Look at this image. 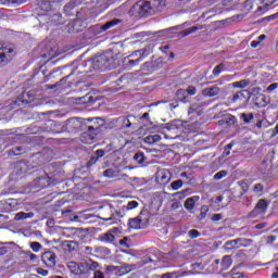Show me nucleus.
I'll list each match as a JSON object with an SVG mask.
<instances>
[{"mask_svg": "<svg viewBox=\"0 0 278 278\" xmlns=\"http://www.w3.org/2000/svg\"><path fill=\"white\" fill-rule=\"evenodd\" d=\"M27 254H28L30 262H36V260H38V255H36L31 252H28Z\"/></svg>", "mask_w": 278, "mask_h": 278, "instance_id": "obj_55", "label": "nucleus"}, {"mask_svg": "<svg viewBox=\"0 0 278 278\" xmlns=\"http://www.w3.org/2000/svg\"><path fill=\"white\" fill-rule=\"evenodd\" d=\"M161 278H177L175 273H167L161 276Z\"/></svg>", "mask_w": 278, "mask_h": 278, "instance_id": "obj_51", "label": "nucleus"}, {"mask_svg": "<svg viewBox=\"0 0 278 278\" xmlns=\"http://www.w3.org/2000/svg\"><path fill=\"white\" fill-rule=\"evenodd\" d=\"M223 219V215L222 214H214L213 216H212V220L214 222V223H216V222H218V220H222Z\"/></svg>", "mask_w": 278, "mask_h": 278, "instance_id": "obj_53", "label": "nucleus"}, {"mask_svg": "<svg viewBox=\"0 0 278 278\" xmlns=\"http://www.w3.org/2000/svg\"><path fill=\"white\" fill-rule=\"evenodd\" d=\"M251 47H252L253 49H256V47H260V41H252V42H251Z\"/></svg>", "mask_w": 278, "mask_h": 278, "instance_id": "obj_57", "label": "nucleus"}, {"mask_svg": "<svg viewBox=\"0 0 278 278\" xmlns=\"http://www.w3.org/2000/svg\"><path fill=\"white\" fill-rule=\"evenodd\" d=\"M256 99H258V101H262V102H260V103H256V104H258L261 108H266V105H267V101H266V96H264V94H261V96H258Z\"/></svg>", "mask_w": 278, "mask_h": 278, "instance_id": "obj_41", "label": "nucleus"}, {"mask_svg": "<svg viewBox=\"0 0 278 278\" xmlns=\"http://www.w3.org/2000/svg\"><path fill=\"white\" fill-rule=\"evenodd\" d=\"M188 236L189 238L194 239V238H199V236H201V232H199V230L197 229H191L188 231Z\"/></svg>", "mask_w": 278, "mask_h": 278, "instance_id": "obj_45", "label": "nucleus"}, {"mask_svg": "<svg viewBox=\"0 0 278 278\" xmlns=\"http://www.w3.org/2000/svg\"><path fill=\"white\" fill-rule=\"evenodd\" d=\"M160 140H162L160 135H150L144 138L147 144H155V142H160Z\"/></svg>", "mask_w": 278, "mask_h": 278, "instance_id": "obj_23", "label": "nucleus"}, {"mask_svg": "<svg viewBox=\"0 0 278 278\" xmlns=\"http://www.w3.org/2000/svg\"><path fill=\"white\" fill-rule=\"evenodd\" d=\"M0 51H2L1 54L4 55V56H5V60L9 61V62H11V60H12V59L14 58V55H15L14 48H13L12 46L8 47V46H4V45L2 43V48H1Z\"/></svg>", "mask_w": 278, "mask_h": 278, "instance_id": "obj_15", "label": "nucleus"}, {"mask_svg": "<svg viewBox=\"0 0 278 278\" xmlns=\"http://www.w3.org/2000/svg\"><path fill=\"white\" fill-rule=\"evenodd\" d=\"M188 97H194V94H197V87L194 86H189L187 89H185Z\"/></svg>", "mask_w": 278, "mask_h": 278, "instance_id": "obj_42", "label": "nucleus"}, {"mask_svg": "<svg viewBox=\"0 0 278 278\" xmlns=\"http://www.w3.org/2000/svg\"><path fill=\"white\" fill-rule=\"evenodd\" d=\"M264 190V186L262 184H256L254 186V192H262Z\"/></svg>", "mask_w": 278, "mask_h": 278, "instance_id": "obj_52", "label": "nucleus"}, {"mask_svg": "<svg viewBox=\"0 0 278 278\" xmlns=\"http://www.w3.org/2000/svg\"><path fill=\"white\" fill-rule=\"evenodd\" d=\"M225 68V64L220 63L219 65L215 66L213 70L214 77H218L220 73H223V70Z\"/></svg>", "mask_w": 278, "mask_h": 278, "instance_id": "obj_37", "label": "nucleus"}, {"mask_svg": "<svg viewBox=\"0 0 278 278\" xmlns=\"http://www.w3.org/2000/svg\"><path fill=\"white\" fill-rule=\"evenodd\" d=\"M149 50H147V48L142 49V50H136L131 56H136L139 55L138 59L136 60H130L128 61V64H130V66H138V64H140V62H142V60H144V58H147L149 55Z\"/></svg>", "mask_w": 278, "mask_h": 278, "instance_id": "obj_9", "label": "nucleus"}, {"mask_svg": "<svg viewBox=\"0 0 278 278\" xmlns=\"http://www.w3.org/2000/svg\"><path fill=\"white\" fill-rule=\"evenodd\" d=\"M224 177H227V172L226 170H220L214 175L215 181H220Z\"/></svg>", "mask_w": 278, "mask_h": 278, "instance_id": "obj_39", "label": "nucleus"}, {"mask_svg": "<svg viewBox=\"0 0 278 278\" xmlns=\"http://www.w3.org/2000/svg\"><path fill=\"white\" fill-rule=\"evenodd\" d=\"M263 8H265L266 12H268L269 5H273V3H277V0H262Z\"/></svg>", "mask_w": 278, "mask_h": 278, "instance_id": "obj_43", "label": "nucleus"}, {"mask_svg": "<svg viewBox=\"0 0 278 278\" xmlns=\"http://www.w3.org/2000/svg\"><path fill=\"white\" fill-rule=\"evenodd\" d=\"M225 251H233V249H240L238 245V239L227 241L224 245Z\"/></svg>", "mask_w": 278, "mask_h": 278, "instance_id": "obj_21", "label": "nucleus"}, {"mask_svg": "<svg viewBox=\"0 0 278 278\" xmlns=\"http://www.w3.org/2000/svg\"><path fill=\"white\" fill-rule=\"evenodd\" d=\"M87 263H88V273H92V271L97 273V270H99L100 268L99 263L91 260L87 261Z\"/></svg>", "mask_w": 278, "mask_h": 278, "instance_id": "obj_29", "label": "nucleus"}, {"mask_svg": "<svg viewBox=\"0 0 278 278\" xmlns=\"http://www.w3.org/2000/svg\"><path fill=\"white\" fill-rule=\"evenodd\" d=\"M237 243L239 245V249H242V247H251V244H253V240L247 238H238Z\"/></svg>", "mask_w": 278, "mask_h": 278, "instance_id": "obj_26", "label": "nucleus"}, {"mask_svg": "<svg viewBox=\"0 0 278 278\" xmlns=\"http://www.w3.org/2000/svg\"><path fill=\"white\" fill-rule=\"evenodd\" d=\"M233 264V261L231 260V256L225 255L222 260V266L227 270Z\"/></svg>", "mask_w": 278, "mask_h": 278, "instance_id": "obj_30", "label": "nucleus"}, {"mask_svg": "<svg viewBox=\"0 0 278 278\" xmlns=\"http://www.w3.org/2000/svg\"><path fill=\"white\" fill-rule=\"evenodd\" d=\"M199 29H203V26H193L187 28L180 33V36H182V38H186V36H190V34H195V31H199Z\"/></svg>", "mask_w": 278, "mask_h": 278, "instance_id": "obj_22", "label": "nucleus"}, {"mask_svg": "<svg viewBox=\"0 0 278 278\" xmlns=\"http://www.w3.org/2000/svg\"><path fill=\"white\" fill-rule=\"evenodd\" d=\"M142 216H144V213L141 212L139 214V216L135 217V218H130L128 220V227H130V229H140V225H142V223H144V218H142Z\"/></svg>", "mask_w": 278, "mask_h": 278, "instance_id": "obj_10", "label": "nucleus"}, {"mask_svg": "<svg viewBox=\"0 0 278 278\" xmlns=\"http://www.w3.org/2000/svg\"><path fill=\"white\" fill-rule=\"evenodd\" d=\"M203 97H218L220 94V88L218 86L207 87L202 90Z\"/></svg>", "mask_w": 278, "mask_h": 278, "instance_id": "obj_13", "label": "nucleus"}, {"mask_svg": "<svg viewBox=\"0 0 278 278\" xmlns=\"http://www.w3.org/2000/svg\"><path fill=\"white\" fill-rule=\"evenodd\" d=\"M88 261L78 263V275H88Z\"/></svg>", "mask_w": 278, "mask_h": 278, "instance_id": "obj_25", "label": "nucleus"}, {"mask_svg": "<svg viewBox=\"0 0 278 278\" xmlns=\"http://www.w3.org/2000/svg\"><path fill=\"white\" fill-rule=\"evenodd\" d=\"M134 161L137 162V164H144V153L142 152H137L134 155Z\"/></svg>", "mask_w": 278, "mask_h": 278, "instance_id": "obj_35", "label": "nucleus"}, {"mask_svg": "<svg viewBox=\"0 0 278 278\" xmlns=\"http://www.w3.org/2000/svg\"><path fill=\"white\" fill-rule=\"evenodd\" d=\"M176 97L178 101H181V103H188V101H190V96H188V91H186V89H178Z\"/></svg>", "mask_w": 278, "mask_h": 278, "instance_id": "obj_18", "label": "nucleus"}, {"mask_svg": "<svg viewBox=\"0 0 278 278\" xmlns=\"http://www.w3.org/2000/svg\"><path fill=\"white\" fill-rule=\"evenodd\" d=\"M85 66H89V71H105L110 68V56L108 54L96 55L88 60Z\"/></svg>", "mask_w": 278, "mask_h": 278, "instance_id": "obj_4", "label": "nucleus"}, {"mask_svg": "<svg viewBox=\"0 0 278 278\" xmlns=\"http://www.w3.org/2000/svg\"><path fill=\"white\" fill-rule=\"evenodd\" d=\"M240 118H242L244 125H249V123L255 118V115H253V113H241Z\"/></svg>", "mask_w": 278, "mask_h": 278, "instance_id": "obj_28", "label": "nucleus"}, {"mask_svg": "<svg viewBox=\"0 0 278 278\" xmlns=\"http://www.w3.org/2000/svg\"><path fill=\"white\" fill-rule=\"evenodd\" d=\"M96 129H97V127H94V126H89L88 127L89 134H94Z\"/></svg>", "mask_w": 278, "mask_h": 278, "instance_id": "obj_58", "label": "nucleus"}, {"mask_svg": "<svg viewBox=\"0 0 278 278\" xmlns=\"http://www.w3.org/2000/svg\"><path fill=\"white\" fill-rule=\"evenodd\" d=\"M29 247L34 253H40V251H42V244L40 242H30Z\"/></svg>", "mask_w": 278, "mask_h": 278, "instance_id": "obj_33", "label": "nucleus"}, {"mask_svg": "<svg viewBox=\"0 0 278 278\" xmlns=\"http://www.w3.org/2000/svg\"><path fill=\"white\" fill-rule=\"evenodd\" d=\"M70 270L74 273V275H79V263L71 262L67 264Z\"/></svg>", "mask_w": 278, "mask_h": 278, "instance_id": "obj_32", "label": "nucleus"}, {"mask_svg": "<svg viewBox=\"0 0 278 278\" xmlns=\"http://www.w3.org/2000/svg\"><path fill=\"white\" fill-rule=\"evenodd\" d=\"M156 181L159 184H168L170 181V173L167 169H161L156 173Z\"/></svg>", "mask_w": 278, "mask_h": 278, "instance_id": "obj_12", "label": "nucleus"}, {"mask_svg": "<svg viewBox=\"0 0 278 278\" xmlns=\"http://www.w3.org/2000/svg\"><path fill=\"white\" fill-rule=\"evenodd\" d=\"M275 240H277V237H275V236H269L267 238V242H269V244H273V242H275Z\"/></svg>", "mask_w": 278, "mask_h": 278, "instance_id": "obj_56", "label": "nucleus"}, {"mask_svg": "<svg viewBox=\"0 0 278 278\" xmlns=\"http://www.w3.org/2000/svg\"><path fill=\"white\" fill-rule=\"evenodd\" d=\"M266 210H268V203H266V200L261 199L258 200L256 206L254 210L250 213L251 218H262L266 214Z\"/></svg>", "mask_w": 278, "mask_h": 278, "instance_id": "obj_6", "label": "nucleus"}, {"mask_svg": "<svg viewBox=\"0 0 278 278\" xmlns=\"http://www.w3.org/2000/svg\"><path fill=\"white\" fill-rule=\"evenodd\" d=\"M93 278H105V275L101 270H97L93 274Z\"/></svg>", "mask_w": 278, "mask_h": 278, "instance_id": "obj_54", "label": "nucleus"}, {"mask_svg": "<svg viewBox=\"0 0 278 278\" xmlns=\"http://www.w3.org/2000/svg\"><path fill=\"white\" fill-rule=\"evenodd\" d=\"M222 125H228V127H231L232 125H236V117L235 116H228L224 119L219 121Z\"/></svg>", "mask_w": 278, "mask_h": 278, "instance_id": "obj_31", "label": "nucleus"}, {"mask_svg": "<svg viewBox=\"0 0 278 278\" xmlns=\"http://www.w3.org/2000/svg\"><path fill=\"white\" fill-rule=\"evenodd\" d=\"M172 189L173 190H179V188H181L184 186V181L182 180H175L172 182Z\"/></svg>", "mask_w": 278, "mask_h": 278, "instance_id": "obj_40", "label": "nucleus"}, {"mask_svg": "<svg viewBox=\"0 0 278 278\" xmlns=\"http://www.w3.org/2000/svg\"><path fill=\"white\" fill-rule=\"evenodd\" d=\"M230 276H231V278H249V277L244 276L242 273L236 271V268H232L230 270Z\"/></svg>", "mask_w": 278, "mask_h": 278, "instance_id": "obj_38", "label": "nucleus"}, {"mask_svg": "<svg viewBox=\"0 0 278 278\" xmlns=\"http://www.w3.org/2000/svg\"><path fill=\"white\" fill-rule=\"evenodd\" d=\"M104 177H109L110 179H116L118 177V169L116 168H109L103 172Z\"/></svg>", "mask_w": 278, "mask_h": 278, "instance_id": "obj_24", "label": "nucleus"}, {"mask_svg": "<svg viewBox=\"0 0 278 278\" xmlns=\"http://www.w3.org/2000/svg\"><path fill=\"white\" fill-rule=\"evenodd\" d=\"M27 218H34V213L20 212L15 214L14 220H27Z\"/></svg>", "mask_w": 278, "mask_h": 278, "instance_id": "obj_20", "label": "nucleus"}, {"mask_svg": "<svg viewBox=\"0 0 278 278\" xmlns=\"http://www.w3.org/2000/svg\"><path fill=\"white\" fill-rule=\"evenodd\" d=\"M122 123L123 127H125L126 129H128V127H131V122H129V118L127 117H122Z\"/></svg>", "mask_w": 278, "mask_h": 278, "instance_id": "obj_47", "label": "nucleus"}, {"mask_svg": "<svg viewBox=\"0 0 278 278\" xmlns=\"http://www.w3.org/2000/svg\"><path fill=\"white\" fill-rule=\"evenodd\" d=\"M140 204L138 201H130L127 203L126 206H123L122 208L118 206V202L110 203L108 206L104 207V212L101 213V220H114V216L123 217L125 216V210H136ZM105 212H109V215L105 214Z\"/></svg>", "mask_w": 278, "mask_h": 278, "instance_id": "obj_1", "label": "nucleus"}, {"mask_svg": "<svg viewBox=\"0 0 278 278\" xmlns=\"http://www.w3.org/2000/svg\"><path fill=\"white\" fill-rule=\"evenodd\" d=\"M26 0H12V3H17V5H21L22 3H25Z\"/></svg>", "mask_w": 278, "mask_h": 278, "instance_id": "obj_59", "label": "nucleus"}, {"mask_svg": "<svg viewBox=\"0 0 278 278\" xmlns=\"http://www.w3.org/2000/svg\"><path fill=\"white\" fill-rule=\"evenodd\" d=\"M38 275H41V277H47L49 275V270L42 269V268H37Z\"/></svg>", "mask_w": 278, "mask_h": 278, "instance_id": "obj_50", "label": "nucleus"}, {"mask_svg": "<svg viewBox=\"0 0 278 278\" xmlns=\"http://www.w3.org/2000/svg\"><path fill=\"white\" fill-rule=\"evenodd\" d=\"M79 247V243H77V241H63L62 242V249L64 251H67L68 253L73 252V251H77Z\"/></svg>", "mask_w": 278, "mask_h": 278, "instance_id": "obj_16", "label": "nucleus"}, {"mask_svg": "<svg viewBox=\"0 0 278 278\" xmlns=\"http://www.w3.org/2000/svg\"><path fill=\"white\" fill-rule=\"evenodd\" d=\"M245 97H244V91H239L232 96H229L227 98V103L231 104V103H242V101H244Z\"/></svg>", "mask_w": 278, "mask_h": 278, "instance_id": "obj_14", "label": "nucleus"}, {"mask_svg": "<svg viewBox=\"0 0 278 278\" xmlns=\"http://www.w3.org/2000/svg\"><path fill=\"white\" fill-rule=\"evenodd\" d=\"M39 184H42V188H47V186H49V184H51V180H50V178L40 177Z\"/></svg>", "mask_w": 278, "mask_h": 278, "instance_id": "obj_46", "label": "nucleus"}, {"mask_svg": "<svg viewBox=\"0 0 278 278\" xmlns=\"http://www.w3.org/2000/svg\"><path fill=\"white\" fill-rule=\"evenodd\" d=\"M201 212L207 213V212H210V208L207 207V205H203L201 207Z\"/></svg>", "mask_w": 278, "mask_h": 278, "instance_id": "obj_61", "label": "nucleus"}, {"mask_svg": "<svg viewBox=\"0 0 278 278\" xmlns=\"http://www.w3.org/2000/svg\"><path fill=\"white\" fill-rule=\"evenodd\" d=\"M277 88H278V83H273L271 85H269L268 87H267V92H273L274 90H277Z\"/></svg>", "mask_w": 278, "mask_h": 278, "instance_id": "obj_49", "label": "nucleus"}, {"mask_svg": "<svg viewBox=\"0 0 278 278\" xmlns=\"http://www.w3.org/2000/svg\"><path fill=\"white\" fill-rule=\"evenodd\" d=\"M121 23V20L113 18L109 22H106L104 25L97 24L92 26L90 29L94 34H103V31H108V29H112V27H116Z\"/></svg>", "mask_w": 278, "mask_h": 278, "instance_id": "obj_7", "label": "nucleus"}, {"mask_svg": "<svg viewBox=\"0 0 278 278\" xmlns=\"http://www.w3.org/2000/svg\"><path fill=\"white\" fill-rule=\"evenodd\" d=\"M277 134H278V124L274 128V136H277Z\"/></svg>", "mask_w": 278, "mask_h": 278, "instance_id": "obj_64", "label": "nucleus"}, {"mask_svg": "<svg viewBox=\"0 0 278 278\" xmlns=\"http://www.w3.org/2000/svg\"><path fill=\"white\" fill-rule=\"evenodd\" d=\"M137 5L139 8L140 16H147L154 12H161L162 8L166 5V0H146Z\"/></svg>", "mask_w": 278, "mask_h": 278, "instance_id": "obj_3", "label": "nucleus"}, {"mask_svg": "<svg viewBox=\"0 0 278 278\" xmlns=\"http://www.w3.org/2000/svg\"><path fill=\"white\" fill-rule=\"evenodd\" d=\"M271 278H278V267H276V271L271 275Z\"/></svg>", "mask_w": 278, "mask_h": 278, "instance_id": "obj_63", "label": "nucleus"}, {"mask_svg": "<svg viewBox=\"0 0 278 278\" xmlns=\"http://www.w3.org/2000/svg\"><path fill=\"white\" fill-rule=\"evenodd\" d=\"M50 127H52V134H62V131H68V134H75L77 129L81 127V118L72 117L65 122L64 125L58 122H50Z\"/></svg>", "mask_w": 278, "mask_h": 278, "instance_id": "obj_2", "label": "nucleus"}, {"mask_svg": "<svg viewBox=\"0 0 278 278\" xmlns=\"http://www.w3.org/2000/svg\"><path fill=\"white\" fill-rule=\"evenodd\" d=\"M264 227H266V224H257L255 229H264Z\"/></svg>", "mask_w": 278, "mask_h": 278, "instance_id": "obj_60", "label": "nucleus"}, {"mask_svg": "<svg viewBox=\"0 0 278 278\" xmlns=\"http://www.w3.org/2000/svg\"><path fill=\"white\" fill-rule=\"evenodd\" d=\"M244 10L247 12L255 10L254 12L256 16H262V14H266V8H264L262 0H247L244 2Z\"/></svg>", "mask_w": 278, "mask_h": 278, "instance_id": "obj_5", "label": "nucleus"}, {"mask_svg": "<svg viewBox=\"0 0 278 278\" xmlns=\"http://www.w3.org/2000/svg\"><path fill=\"white\" fill-rule=\"evenodd\" d=\"M250 84H251V80L242 79V80L232 83V88H240V89H242V88H247Z\"/></svg>", "mask_w": 278, "mask_h": 278, "instance_id": "obj_27", "label": "nucleus"}, {"mask_svg": "<svg viewBox=\"0 0 278 278\" xmlns=\"http://www.w3.org/2000/svg\"><path fill=\"white\" fill-rule=\"evenodd\" d=\"M277 16H278V13L266 17V20H267V21H273L274 18H277Z\"/></svg>", "mask_w": 278, "mask_h": 278, "instance_id": "obj_62", "label": "nucleus"}, {"mask_svg": "<svg viewBox=\"0 0 278 278\" xmlns=\"http://www.w3.org/2000/svg\"><path fill=\"white\" fill-rule=\"evenodd\" d=\"M239 186L243 190V192H247V190H249V185L244 180L239 181Z\"/></svg>", "mask_w": 278, "mask_h": 278, "instance_id": "obj_48", "label": "nucleus"}, {"mask_svg": "<svg viewBox=\"0 0 278 278\" xmlns=\"http://www.w3.org/2000/svg\"><path fill=\"white\" fill-rule=\"evenodd\" d=\"M115 238L116 237H114V235H112L111 232H106L101 236V241L102 242H114Z\"/></svg>", "mask_w": 278, "mask_h": 278, "instance_id": "obj_34", "label": "nucleus"}, {"mask_svg": "<svg viewBox=\"0 0 278 278\" xmlns=\"http://www.w3.org/2000/svg\"><path fill=\"white\" fill-rule=\"evenodd\" d=\"M55 260H58V256L51 251L45 252L41 255V262H43L48 268H55Z\"/></svg>", "mask_w": 278, "mask_h": 278, "instance_id": "obj_8", "label": "nucleus"}, {"mask_svg": "<svg viewBox=\"0 0 278 278\" xmlns=\"http://www.w3.org/2000/svg\"><path fill=\"white\" fill-rule=\"evenodd\" d=\"M1 49H3V43L0 42V51ZM8 59H5V55H3L2 53H0V66H3L5 64H8Z\"/></svg>", "mask_w": 278, "mask_h": 278, "instance_id": "obj_44", "label": "nucleus"}, {"mask_svg": "<svg viewBox=\"0 0 278 278\" xmlns=\"http://www.w3.org/2000/svg\"><path fill=\"white\" fill-rule=\"evenodd\" d=\"M96 253H99V255H110L112 251H110V249L105 247H99V248H96Z\"/></svg>", "mask_w": 278, "mask_h": 278, "instance_id": "obj_36", "label": "nucleus"}, {"mask_svg": "<svg viewBox=\"0 0 278 278\" xmlns=\"http://www.w3.org/2000/svg\"><path fill=\"white\" fill-rule=\"evenodd\" d=\"M200 197L199 195H193L191 198H188L186 201H185V207L187 210H194V205H197L198 201H199Z\"/></svg>", "mask_w": 278, "mask_h": 278, "instance_id": "obj_19", "label": "nucleus"}, {"mask_svg": "<svg viewBox=\"0 0 278 278\" xmlns=\"http://www.w3.org/2000/svg\"><path fill=\"white\" fill-rule=\"evenodd\" d=\"M105 155V151L103 149L97 150L90 157V160L87 162L86 166L87 168H90L91 166H94L97 162H99V159L103 157Z\"/></svg>", "mask_w": 278, "mask_h": 278, "instance_id": "obj_11", "label": "nucleus"}, {"mask_svg": "<svg viewBox=\"0 0 278 278\" xmlns=\"http://www.w3.org/2000/svg\"><path fill=\"white\" fill-rule=\"evenodd\" d=\"M115 270H118L119 275H127V273L136 270V265L123 264L122 266L115 267Z\"/></svg>", "mask_w": 278, "mask_h": 278, "instance_id": "obj_17", "label": "nucleus"}]
</instances>
